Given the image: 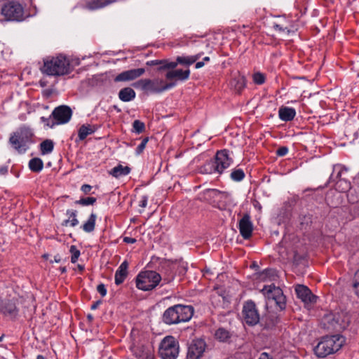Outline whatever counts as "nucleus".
I'll use <instances>...</instances> for the list:
<instances>
[{
	"instance_id": "cd10ccee",
	"label": "nucleus",
	"mask_w": 359,
	"mask_h": 359,
	"mask_svg": "<svg viewBox=\"0 0 359 359\" xmlns=\"http://www.w3.org/2000/svg\"><path fill=\"white\" fill-rule=\"evenodd\" d=\"M347 172L346 168L344 167L337 165L334 166L333 172L330 175V180L332 182L336 183L337 180L345 179L342 175Z\"/></svg>"
},
{
	"instance_id": "e433bc0d",
	"label": "nucleus",
	"mask_w": 359,
	"mask_h": 359,
	"mask_svg": "<svg viewBox=\"0 0 359 359\" xmlns=\"http://www.w3.org/2000/svg\"><path fill=\"white\" fill-rule=\"evenodd\" d=\"M275 276L276 271L271 269H266L259 274V278L262 281L273 280Z\"/></svg>"
},
{
	"instance_id": "37998d69",
	"label": "nucleus",
	"mask_w": 359,
	"mask_h": 359,
	"mask_svg": "<svg viewBox=\"0 0 359 359\" xmlns=\"http://www.w3.org/2000/svg\"><path fill=\"white\" fill-rule=\"evenodd\" d=\"M133 130L135 133L140 134L142 133L145 129V125L143 122L140 120L134 121L133 123Z\"/></svg>"
},
{
	"instance_id": "49530a36",
	"label": "nucleus",
	"mask_w": 359,
	"mask_h": 359,
	"mask_svg": "<svg viewBox=\"0 0 359 359\" xmlns=\"http://www.w3.org/2000/svg\"><path fill=\"white\" fill-rule=\"evenodd\" d=\"M108 4L104 0H93L90 4V7L92 9H97Z\"/></svg>"
},
{
	"instance_id": "20e7f679",
	"label": "nucleus",
	"mask_w": 359,
	"mask_h": 359,
	"mask_svg": "<svg viewBox=\"0 0 359 359\" xmlns=\"http://www.w3.org/2000/svg\"><path fill=\"white\" fill-rule=\"evenodd\" d=\"M344 342V337L339 334L324 337L314 348L315 354L318 358H325L339 351Z\"/></svg>"
},
{
	"instance_id": "f704fd0d",
	"label": "nucleus",
	"mask_w": 359,
	"mask_h": 359,
	"mask_svg": "<svg viewBox=\"0 0 359 359\" xmlns=\"http://www.w3.org/2000/svg\"><path fill=\"white\" fill-rule=\"evenodd\" d=\"M54 148V142L51 140H46L40 144V150L42 155L50 154Z\"/></svg>"
},
{
	"instance_id": "338daca9",
	"label": "nucleus",
	"mask_w": 359,
	"mask_h": 359,
	"mask_svg": "<svg viewBox=\"0 0 359 359\" xmlns=\"http://www.w3.org/2000/svg\"><path fill=\"white\" fill-rule=\"evenodd\" d=\"M36 359H46V358L42 355H37Z\"/></svg>"
},
{
	"instance_id": "3c124183",
	"label": "nucleus",
	"mask_w": 359,
	"mask_h": 359,
	"mask_svg": "<svg viewBox=\"0 0 359 359\" xmlns=\"http://www.w3.org/2000/svg\"><path fill=\"white\" fill-rule=\"evenodd\" d=\"M147 201H148V196H142L139 202V205L143 208H146L147 205Z\"/></svg>"
},
{
	"instance_id": "2eb2a0df",
	"label": "nucleus",
	"mask_w": 359,
	"mask_h": 359,
	"mask_svg": "<svg viewBox=\"0 0 359 359\" xmlns=\"http://www.w3.org/2000/svg\"><path fill=\"white\" fill-rule=\"evenodd\" d=\"M72 115L71 108L66 105H62L56 107L52 112L53 118L56 121L57 124H64L67 123Z\"/></svg>"
},
{
	"instance_id": "f257e3e1",
	"label": "nucleus",
	"mask_w": 359,
	"mask_h": 359,
	"mask_svg": "<svg viewBox=\"0 0 359 359\" xmlns=\"http://www.w3.org/2000/svg\"><path fill=\"white\" fill-rule=\"evenodd\" d=\"M41 72L48 76H60L70 73V63L68 58L59 55L56 57H48L43 60Z\"/></svg>"
},
{
	"instance_id": "4468645a",
	"label": "nucleus",
	"mask_w": 359,
	"mask_h": 359,
	"mask_svg": "<svg viewBox=\"0 0 359 359\" xmlns=\"http://www.w3.org/2000/svg\"><path fill=\"white\" fill-rule=\"evenodd\" d=\"M205 342L201 339H194L188 347L187 359H199L205 349Z\"/></svg>"
},
{
	"instance_id": "a211bd4d",
	"label": "nucleus",
	"mask_w": 359,
	"mask_h": 359,
	"mask_svg": "<svg viewBox=\"0 0 359 359\" xmlns=\"http://www.w3.org/2000/svg\"><path fill=\"white\" fill-rule=\"evenodd\" d=\"M206 194L213 200L214 203H218V205L225 206L230 201L229 194L217 189H209L206 191Z\"/></svg>"
},
{
	"instance_id": "b1692460",
	"label": "nucleus",
	"mask_w": 359,
	"mask_h": 359,
	"mask_svg": "<svg viewBox=\"0 0 359 359\" xmlns=\"http://www.w3.org/2000/svg\"><path fill=\"white\" fill-rule=\"evenodd\" d=\"M128 263L127 261L123 262L118 266L115 273V283L117 285L123 283L128 276Z\"/></svg>"
},
{
	"instance_id": "a19ab883",
	"label": "nucleus",
	"mask_w": 359,
	"mask_h": 359,
	"mask_svg": "<svg viewBox=\"0 0 359 359\" xmlns=\"http://www.w3.org/2000/svg\"><path fill=\"white\" fill-rule=\"evenodd\" d=\"M352 289L354 294L359 297V269L355 273Z\"/></svg>"
},
{
	"instance_id": "6ab92c4d",
	"label": "nucleus",
	"mask_w": 359,
	"mask_h": 359,
	"mask_svg": "<svg viewBox=\"0 0 359 359\" xmlns=\"http://www.w3.org/2000/svg\"><path fill=\"white\" fill-rule=\"evenodd\" d=\"M253 226L252 223L250 221V216L248 214H245L239 221V231L241 235L245 239H248L252 236Z\"/></svg>"
},
{
	"instance_id": "7c9ffc66",
	"label": "nucleus",
	"mask_w": 359,
	"mask_h": 359,
	"mask_svg": "<svg viewBox=\"0 0 359 359\" xmlns=\"http://www.w3.org/2000/svg\"><path fill=\"white\" fill-rule=\"evenodd\" d=\"M215 338L222 342H228L231 337V333L224 329V328H219L215 333Z\"/></svg>"
},
{
	"instance_id": "58836bf2",
	"label": "nucleus",
	"mask_w": 359,
	"mask_h": 359,
	"mask_svg": "<svg viewBox=\"0 0 359 359\" xmlns=\"http://www.w3.org/2000/svg\"><path fill=\"white\" fill-rule=\"evenodd\" d=\"M230 176L232 180L235 182H240L244 179L245 175L242 169L238 168L233 170Z\"/></svg>"
},
{
	"instance_id": "2f4dec72",
	"label": "nucleus",
	"mask_w": 359,
	"mask_h": 359,
	"mask_svg": "<svg viewBox=\"0 0 359 359\" xmlns=\"http://www.w3.org/2000/svg\"><path fill=\"white\" fill-rule=\"evenodd\" d=\"M94 132L95 129L90 125H82L79 129L78 137L79 140H83Z\"/></svg>"
},
{
	"instance_id": "c9c22d12",
	"label": "nucleus",
	"mask_w": 359,
	"mask_h": 359,
	"mask_svg": "<svg viewBox=\"0 0 359 359\" xmlns=\"http://www.w3.org/2000/svg\"><path fill=\"white\" fill-rule=\"evenodd\" d=\"M76 210H68L67 211V215L69 216V219L63 221L62 224L66 226L68 225V224H70L71 226H76L79 224V220L76 219Z\"/></svg>"
},
{
	"instance_id": "13d9d810",
	"label": "nucleus",
	"mask_w": 359,
	"mask_h": 359,
	"mask_svg": "<svg viewBox=\"0 0 359 359\" xmlns=\"http://www.w3.org/2000/svg\"><path fill=\"white\" fill-rule=\"evenodd\" d=\"M204 66V62H197L196 65H195V67L196 69H200L201 67H203Z\"/></svg>"
},
{
	"instance_id": "c03bdc74",
	"label": "nucleus",
	"mask_w": 359,
	"mask_h": 359,
	"mask_svg": "<svg viewBox=\"0 0 359 359\" xmlns=\"http://www.w3.org/2000/svg\"><path fill=\"white\" fill-rule=\"evenodd\" d=\"M69 252L72 254L71 262L72 263H76L80 256V251L75 245H71Z\"/></svg>"
},
{
	"instance_id": "412c9836",
	"label": "nucleus",
	"mask_w": 359,
	"mask_h": 359,
	"mask_svg": "<svg viewBox=\"0 0 359 359\" xmlns=\"http://www.w3.org/2000/svg\"><path fill=\"white\" fill-rule=\"evenodd\" d=\"M131 350L134 355L139 359H154L151 348L144 344H139L133 345Z\"/></svg>"
},
{
	"instance_id": "69168bd1",
	"label": "nucleus",
	"mask_w": 359,
	"mask_h": 359,
	"mask_svg": "<svg viewBox=\"0 0 359 359\" xmlns=\"http://www.w3.org/2000/svg\"><path fill=\"white\" fill-rule=\"evenodd\" d=\"M208 61H210V57H208V56H206V57H205L203 59V61H202V62H208Z\"/></svg>"
},
{
	"instance_id": "c85d7f7f",
	"label": "nucleus",
	"mask_w": 359,
	"mask_h": 359,
	"mask_svg": "<svg viewBox=\"0 0 359 359\" xmlns=\"http://www.w3.org/2000/svg\"><path fill=\"white\" fill-rule=\"evenodd\" d=\"M135 90L130 87L122 88L118 93V97L123 102H130L135 97Z\"/></svg>"
},
{
	"instance_id": "ea45409f",
	"label": "nucleus",
	"mask_w": 359,
	"mask_h": 359,
	"mask_svg": "<svg viewBox=\"0 0 359 359\" xmlns=\"http://www.w3.org/2000/svg\"><path fill=\"white\" fill-rule=\"evenodd\" d=\"M150 83V79H140L136 82H135L133 86L136 88H140L142 90L147 91L148 83Z\"/></svg>"
},
{
	"instance_id": "774afa93",
	"label": "nucleus",
	"mask_w": 359,
	"mask_h": 359,
	"mask_svg": "<svg viewBox=\"0 0 359 359\" xmlns=\"http://www.w3.org/2000/svg\"><path fill=\"white\" fill-rule=\"evenodd\" d=\"M278 318H276L275 322H273V323H271V325H268V326H269V327H270V326H273L276 323H278Z\"/></svg>"
},
{
	"instance_id": "72a5a7b5",
	"label": "nucleus",
	"mask_w": 359,
	"mask_h": 359,
	"mask_svg": "<svg viewBox=\"0 0 359 359\" xmlns=\"http://www.w3.org/2000/svg\"><path fill=\"white\" fill-rule=\"evenodd\" d=\"M29 169L34 172H39L43 168V162L39 158H33L29 162Z\"/></svg>"
},
{
	"instance_id": "9d476101",
	"label": "nucleus",
	"mask_w": 359,
	"mask_h": 359,
	"mask_svg": "<svg viewBox=\"0 0 359 359\" xmlns=\"http://www.w3.org/2000/svg\"><path fill=\"white\" fill-rule=\"evenodd\" d=\"M1 12L7 20L21 21L24 19V9L17 1H11L5 3Z\"/></svg>"
},
{
	"instance_id": "864d4df0",
	"label": "nucleus",
	"mask_w": 359,
	"mask_h": 359,
	"mask_svg": "<svg viewBox=\"0 0 359 359\" xmlns=\"http://www.w3.org/2000/svg\"><path fill=\"white\" fill-rule=\"evenodd\" d=\"M41 120L42 122L45 123L48 126H49L50 128H53L55 125V122H52V124H50V120L49 118H45V117L42 116L41 118Z\"/></svg>"
},
{
	"instance_id": "bb28decb",
	"label": "nucleus",
	"mask_w": 359,
	"mask_h": 359,
	"mask_svg": "<svg viewBox=\"0 0 359 359\" xmlns=\"http://www.w3.org/2000/svg\"><path fill=\"white\" fill-rule=\"evenodd\" d=\"M201 55L202 53L191 56H177L176 61L173 62L176 63V67L178 64L189 66L196 62Z\"/></svg>"
},
{
	"instance_id": "4be33fe9",
	"label": "nucleus",
	"mask_w": 359,
	"mask_h": 359,
	"mask_svg": "<svg viewBox=\"0 0 359 359\" xmlns=\"http://www.w3.org/2000/svg\"><path fill=\"white\" fill-rule=\"evenodd\" d=\"M273 27L278 32H286L287 34H290L292 31L293 25L290 20L279 17L278 19L273 22Z\"/></svg>"
},
{
	"instance_id": "5fc2aeb1",
	"label": "nucleus",
	"mask_w": 359,
	"mask_h": 359,
	"mask_svg": "<svg viewBox=\"0 0 359 359\" xmlns=\"http://www.w3.org/2000/svg\"><path fill=\"white\" fill-rule=\"evenodd\" d=\"M137 240L134 238H132V237H124L123 238V242L126 243H130V244H133L135 243H136Z\"/></svg>"
},
{
	"instance_id": "c756f323",
	"label": "nucleus",
	"mask_w": 359,
	"mask_h": 359,
	"mask_svg": "<svg viewBox=\"0 0 359 359\" xmlns=\"http://www.w3.org/2000/svg\"><path fill=\"white\" fill-rule=\"evenodd\" d=\"M130 168L128 166H123L122 165H118L112 168L109 171V174L113 177L118 178L119 177L128 175L130 172Z\"/></svg>"
},
{
	"instance_id": "9b49d317",
	"label": "nucleus",
	"mask_w": 359,
	"mask_h": 359,
	"mask_svg": "<svg viewBox=\"0 0 359 359\" xmlns=\"http://www.w3.org/2000/svg\"><path fill=\"white\" fill-rule=\"evenodd\" d=\"M243 319L244 322L250 326L257 325L259 322V314L255 304L250 300L246 302L242 310Z\"/></svg>"
},
{
	"instance_id": "393cba45",
	"label": "nucleus",
	"mask_w": 359,
	"mask_h": 359,
	"mask_svg": "<svg viewBox=\"0 0 359 359\" xmlns=\"http://www.w3.org/2000/svg\"><path fill=\"white\" fill-rule=\"evenodd\" d=\"M148 66H158V71L165 70L167 69H175L176 63L170 62L168 60H154L147 62Z\"/></svg>"
},
{
	"instance_id": "f3484780",
	"label": "nucleus",
	"mask_w": 359,
	"mask_h": 359,
	"mask_svg": "<svg viewBox=\"0 0 359 359\" xmlns=\"http://www.w3.org/2000/svg\"><path fill=\"white\" fill-rule=\"evenodd\" d=\"M145 72V69L144 68H138V69H133L127 71H124L119 74H118L115 79V82H121V81H130L135 80L137 78L140 77Z\"/></svg>"
},
{
	"instance_id": "aec40b11",
	"label": "nucleus",
	"mask_w": 359,
	"mask_h": 359,
	"mask_svg": "<svg viewBox=\"0 0 359 359\" xmlns=\"http://www.w3.org/2000/svg\"><path fill=\"white\" fill-rule=\"evenodd\" d=\"M168 70L165 74V78L168 80L175 79L177 81H184L189 79L190 76L189 69H167Z\"/></svg>"
},
{
	"instance_id": "473e14b6",
	"label": "nucleus",
	"mask_w": 359,
	"mask_h": 359,
	"mask_svg": "<svg viewBox=\"0 0 359 359\" xmlns=\"http://www.w3.org/2000/svg\"><path fill=\"white\" fill-rule=\"evenodd\" d=\"M97 216L95 213H91L87 222H86L81 228L87 233H90L94 231L95 226V221Z\"/></svg>"
},
{
	"instance_id": "603ef678",
	"label": "nucleus",
	"mask_w": 359,
	"mask_h": 359,
	"mask_svg": "<svg viewBox=\"0 0 359 359\" xmlns=\"http://www.w3.org/2000/svg\"><path fill=\"white\" fill-rule=\"evenodd\" d=\"M92 189V187L89 184H83L82 185L81 190L86 194H88L90 193V190Z\"/></svg>"
},
{
	"instance_id": "6e6d98bb",
	"label": "nucleus",
	"mask_w": 359,
	"mask_h": 359,
	"mask_svg": "<svg viewBox=\"0 0 359 359\" xmlns=\"http://www.w3.org/2000/svg\"><path fill=\"white\" fill-rule=\"evenodd\" d=\"M102 303V301L101 300H98V301H96L95 302L90 306V309L92 310H95L96 309H97V307L101 304Z\"/></svg>"
},
{
	"instance_id": "423d86ee",
	"label": "nucleus",
	"mask_w": 359,
	"mask_h": 359,
	"mask_svg": "<svg viewBox=\"0 0 359 359\" xmlns=\"http://www.w3.org/2000/svg\"><path fill=\"white\" fill-rule=\"evenodd\" d=\"M232 163L233 159L229 157V151L223 149L217 151L215 160L207 163L203 169L208 173L217 172L221 174Z\"/></svg>"
},
{
	"instance_id": "79ce46f5",
	"label": "nucleus",
	"mask_w": 359,
	"mask_h": 359,
	"mask_svg": "<svg viewBox=\"0 0 359 359\" xmlns=\"http://www.w3.org/2000/svg\"><path fill=\"white\" fill-rule=\"evenodd\" d=\"M96 202V198L94 197L82 198L75 202L76 204L81 205H93Z\"/></svg>"
},
{
	"instance_id": "de8ad7c7",
	"label": "nucleus",
	"mask_w": 359,
	"mask_h": 359,
	"mask_svg": "<svg viewBox=\"0 0 359 359\" xmlns=\"http://www.w3.org/2000/svg\"><path fill=\"white\" fill-rule=\"evenodd\" d=\"M148 141H149L148 137H145L142 140L141 143L136 148V154H140L141 153H142V151L145 149V147H146Z\"/></svg>"
},
{
	"instance_id": "0e129e2a",
	"label": "nucleus",
	"mask_w": 359,
	"mask_h": 359,
	"mask_svg": "<svg viewBox=\"0 0 359 359\" xmlns=\"http://www.w3.org/2000/svg\"><path fill=\"white\" fill-rule=\"evenodd\" d=\"M60 270L61 271L62 273H65L67 271V269L65 266L60 267Z\"/></svg>"
},
{
	"instance_id": "e2e57ef3",
	"label": "nucleus",
	"mask_w": 359,
	"mask_h": 359,
	"mask_svg": "<svg viewBox=\"0 0 359 359\" xmlns=\"http://www.w3.org/2000/svg\"><path fill=\"white\" fill-rule=\"evenodd\" d=\"M87 318H88V320H89V321H92V320H93V315H91V314H88V315L87 316Z\"/></svg>"
},
{
	"instance_id": "f8f14e48",
	"label": "nucleus",
	"mask_w": 359,
	"mask_h": 359,
	"mask_svg": "<svg viewBox=\"0 0 359 359\" xmlns=\"http://www.w3.org/2000/svg\"><path fill=\"white\" fill-rule=\"evenodd\" d=\"M18 299H5L0 300V313L5 317L14 319L18 315Z\"/></svg>"
},
{
	"instance_id": "4d7b16f0",
	"label": "nucleus",
	"mask_w": 359,
	"mask_h": 359,
	"mask_svg": "<svg viewBox=\"0 0 359 359\" xmlns=\"http://www.w3.org/2000/svg\"><path fill=\"white\" fill-rule=\"evenodd\" d=\"M259 359H272L266 353H262Z\"/></svg>"
},
{
	"instance_id": "bf43d9fd",
	"label": "nucleus",
	"mask_w": 359,
	"mask_h": 359,
	"mask_svg": "<svg viewBox=\"0 0 359 359\" xmlns=\"http://www.w3.org/2000/svg\"><path fill=\"white\" fill-rule=\"evenodd\" d=\"M7 171H8V169L6 167L5 168H1L0 169V173H1V174H5V173L7 172Z\"/></svg>"
},
{
	"instance_id": "5701e85b",
	"label": "nucleus",
	"mask_w": 359,
	"mask_h": 359,
	"mask_svg": "<svg viewBox=\"0 0 359 359\" xmlns=\"http://www.w3.org/2000/svg\"><path fill=\"white\" fill-rule=\"evenodd\" d=\"M230 86L236 93H240L246 86L245 76L239 73L235 74L230 81Z\"/></svg>"
},
{
	"instance_id": "0eeeda50",
	"label": "nucleus",
	"mask_w": 359,
	"mask_h": 359,
	"mask_svg": "<svg viewBox=\"0 0 359 359\" xmlns=\"http://www.w3.org/2000/svg\"><path fill=\"white\" fill-rule=\"evenodd\" d=\"M161 279V275L154 271H142L136 277V286L144 291L151 290L159 284Z\"/></svg>"
},
{
	"instance_id": "6e6552de",
	"label": "nucleus",
	"mask_w": 359,
	"mask_h": 359,
	"mask_svg": "<svg viewBox=\"0 0 359 359\" xmlns=\"http://www.w3.org/2000/svg\"><path fill=\"white\" fill-rule=\"evenodd\" d=\"M179 343L172 336H167L161 341L158 353L162 359H176L179 355Z\"/></svg>"
},
{
	"instance_id": "f03ea898",
	"label": "nucleus",
	"mask_w": 359,
	"mask_h": 359,
	"mask_svg": "<svg viewBox=\"0 0 359 359\" xmlns=\"http://www.w3.org/2000/svg\"><path fill=\"white\" fill-rule=\"evenodd\" d=\"M194 314V308L189 305L176 304L168 308L163 313L162 320L166 325L179 324L189 321Z\"/></svg>"
},
{
	"instance_id": "680f3d73",
	"label": "nucleus",
	"mask_w": 359,
	"mask_h": 359,
	"mask_svg": "<svg viewBox=\"0 0 359 359\" xmlns=\"http://www.w3.org/2000/svg\"><path fill=\"white\" fill-rule=\"evenodd\" d=\"M77 267L80 271H83L84 270V266L83 265L79 264Z\"/></svg>"
},
{
	"instance_id": "4c0bfd02",
	"label": "nucleus",
	"mask_w": 359,
	"mask_h": 359,
	"mask_svg": "<svg viewBox=\"0 0 359 359\" xmlns=\"http://www.w3.org/2000/svg\"><path fill=\"white\" fill-rule=\"evenodd\" d=\"M334 184L336 189L341 192H346L351 188V184L346 178L337 180Z\"/></svg>"
},
{
	"instance_id": "09e8293b",
	"label": "nucleus",
	"mask_w": 359,
	"mask_h": 359,
	"mask_svg": "<svg viewBox=\"0 0 359 359\" xmlns=\"http://www.w3.org/2000/svg\"><path fill=\"white\" fill-rule=\"evenodd\" d=\"M97 290L102 297H104L107 294V289L103 283H100L97 285Z\"/></svg>"
},
{
	"instance_id": "39448f33",
	"label": "nucleus",
	"mask_w": 359,
	"mask_h": 359,
	"mask_svg": "<svg viewBox=\"0 0 359 359\" xmlns=\"http://www.w3.org/2000/svg\"><path fill=\"white\" fill-rule=\"evenodd\" d=\"M34 133L27 127L22 126L11 135L9 142L19 153H25L30 144L34 142Z\"/></svg>"
},
{
	"instance_id": "052dcab7",
	"label": "nucleus",
	"mask_w": 359,
	"mask_h": 359,
	"mask_svg": "<svg viewBox=\"0 0 359 359\" xmlns=\"http://www.w3.org/2000/svg\"><path fill=\"white\" fill-rule=\"evenodd\" d=\"M54 261H55V262H60V257H59L58 255L55 256V257H54Z\"/></svg>"
},
{
	"instance_id": "dca6fc26",
	"label": "nucleus",
	"mask_w": 359,
	"mask_h": 359,
	"mask_svg": "<svg viewBox=\"0 0 359 359\" xmlns=\"http://www.w3.org/2000/svg\"><path fill=\"white\" fill-rule=\"evenodd\" d=\"M176 86L175 82H170L165 83L162 79H150V83H148L147 91L155 93H160L168 89H170Z\"/></svg>"
},
{
	"instance_id": "7ed1b4c3",
	"label": "nucleus",
	"mask_w": 359,
	"mask_h": 359,
	"mask_svg": "<svg viewBox=\"0 0 359 359\" xmlns=\"http://www.w3.org/2000/svg\"><path fill=\"white\" fill-rule=\"evenodd\" d=\"M351 322L350 315L344 311L329 313L322 319L323 327L330 332H340L346 330Z\"/></svg>"
},
{
	"instance_id": "8fccbe9b",
	"label": "nucleus",
	"mask_w": 359,
	"mask_h": 359,
	"mask_svg": "<svg viewBox=\"0 0 359 359\" xmlns=\"http://www.w3.org/2000/svg\"><path fill=\"white\" fill-rule=\"evenodd\" d=\"M288 152V148L286 147H281L278 148L276 151V154L278 156H284L286 155Z\"/></svg>"
},
{
	"instance_id": "1a4fd4ad",
	"label": "nucleus",
	"mask_w": 359,
	"mask_h": 359,
	"mask_svg": "<svg viewBox=\"0 0 359 359\" xmlns=\"http://www.w3.org/2000/svg\"><path fill=\"white\" fill-rule=\"evenodd\" d=\"M262 292L269 302H274L280 311H283L285 309V297L279 287H276L273 284L264 285L262 290Z\"/></svg>"
},
{
	"instance_id": "a878e982",
	"label": "nucleus",
	"mask_w": 359,
	"mask_h": 359,
	"mask_svg": "<svg viewBox=\"0 0 359 359\" xmlns=\"http://www.w3.org/2000/svg\"><path fill=\"white\" fill-rule=\"evenodd\" d=\"M296 115L294 109L287 107H281L278 110L279 118L284 121H290Z\"/></svg>"
},
{
	"instance_id": "ddd939ff",
	"label": "nucleus",
	"mask_w": 359,
	"mask_h": 359,
	"mask_svg": "<svg viewBox=\"0 0 359 359\" xmlns=\"http://www.w3.org/2000/svg\"><path fill=\"white\" fill-rule=\"evenodd\" d=\"M295 292L297 297L300 299L307 307L311 306L317 301L318 297L313 294L311 290L304 285H297L295 287Z\"/></svg>"
},
{
	"instance_id": "a18cd8bd",
	"label": "nucleus",
	"mask_w": 359,
	"mask_h": 359,
	"mask_svg": "<svg viewBox=\"0 0 359 359\" xmlns=\"http://www.w3.org/2000/svg\"><path fill=\"white\" fill-rule=\"evenodd\" d=\"M253 81L257 85H262L265 82V76L264 74L257 72L253 74Z\"/></svg>"
}]
</instances>
